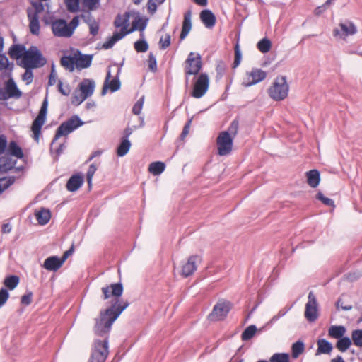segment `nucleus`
<instances>
[{"label": "nucleus", "mask_w": 362, "mask_h": 362, "mask_svg": "<svg viewBox=\"0 0 362 362\" xmlns=\"http://www.w3.org/2000/svg\"><path fill=\"white\" fill-rule=\"evenodd\" d=\"M123 291V286L120 282L111 284L101 288L102 298L103 300L111 298V300L110 307L100 311V317L95 319L94 332L97 336L108 334L113 322L129 306L128 301L121 299Z\"/></svg>", "instance_id": "f257e3e1"}, {"label": "nucleus", "mask_w": 362, "mask_h": 362, "mask_svg": "<svg viewBox=\"0 0 362 362\" xmlns=\"http://www.w3.org/2000/svg\"><path fill=\"white\" fill-rule=\"evenodd\" d=\"M129 21V13L126 12L123 15H117L115 21V26L120 28L119 31H115L112 36L103 45V48L105 49H110L114 45L122 39L125 35L132 33V30H128Z\"/></svg>", "instance_id": "f03ea898"}, {"label": "nucleus", "mask_w": 362, "mask_h": 362, "mask_svg": "<svg viewBox=\"0 0 362 362\" xmlns=\"http://www.w3.org/2000/svg\"><path fill=\"white\" fill-rule=\"evenodd\" d=\"M79 24V16H75L67 23L64 19H57L52 23V30L54 36L70 37Z\"/></svg>", "instance_id": "7ed1b4c3"}, {"label": "nucleus", "mask_w": 362, "mask_h": 362, "mask_svg": "<svg viewBox=\"0 0 362 362\" xmlns=\"http://www.w3.org/2000/svg\"><path fill=\"white\" fill-rule=\"evenodd\" d=\"M288 91L289 86L284 76H276L267 90L269 97L275 101L284 100L288 96Z\"/></svg>", "instance_id": "20e7f679"}, {"label": "nucleus", "mask_w": 362, "mask_h": 362, "mask_svg": "<svg viewBox=\"0 0 362 362\" xmlns=\"http://www.w3.org/2000/svg\"><path fill=\"white\" fill-rule=\"evenodd\" d=\"M22 62L26 69H35L44 66L47 60L35 46H31L25 53Z\"/></svg>", "instance_id": "39448f33"}, {"label": "nucleus", "mask_w": 362, "mask_h": 362, "mask_svg": "<svg viewBox=\"0 0 362 362\" xmlns=\"http://www.w3.org/2000/svg\"><path fill=\"white\" fill-rule=\"evenodd\" d=\"M358 32L356 24L349 20H341L338 25L333 29V36L340 40L346 41L348 37L354 36Z\"/></svg>", "instance_id": "423d86ee"}, {"label": "nucleus", "mask_w": 362, "mask_h": 362, "mask_svg": "<svg viewBox=\"0 0 362 362\" xmlns=\"http://www.w3.org/2000/svg\"><path fill=\"white\" fill-rule=\"evenodd\" d=\"M107 334L102 339H95L93 344L90 357L88 362H105L108 356V341Z\"/></svg>", "instance_id": "0eeeda50"}, {"label": "nucleus", "mask_w": 362, "mask_h": 362, "mask_svg": "<svg viewBox=\"0 0 362 362\" xmlns=\"http://www.w3.org/2000/svg\"><path fill=\"white\" fill-rule=\"evenodd\" d=\"M83 124L78 116L74 115L68 120L64 122L56 131L55 136L51 144V147L53 146L55 141L61 136H67L78 127Z\"/></svg>", "instance_id": "6e6552de"}, {"label": "nucleus", "mask_w": 362, "mask_h": 362, "mask_svg": "<svg viewBox=\"0 0 362 362\" xmlns=\"http://www.w3.org/2000/svg\"><path fill=\"white\" fill-rule=\"evenodd\" d=\"M47 107H48V100H47V98H45L42 102L40 112H39L37 117L33 121L32 126H31V130L33 134V138L36 141H37L39 140V137H40V135L41 133L42 127L45 123L47 113Z\"/></svg>", "instance_id": "1a4fd4ad"}, {"label": "nucleus", "mask_w": 362, "mask_h": 362, "mask_svg": "<svg viewBox=\"0 0 362 362\" xmlns=\"http://www.w3.org/2000/svg\"><path fill=\"white\" fill-rule=\"evenodd\" d=\"M233 138L228 132H221L216 139L218 154L221 156L228 155L233 148Z\"/></svg>", "instance_id": "9d476101"}, {"label": "nucleus", "mask_w": 362, "mask_h": 362, "mask_svg": "<svg viewBox=\"0 0 362 362\" xmlns=\"http://www.w3.org/2000/svg\"><path fill=\"white\" fill-rule=\"evenodd\" d=\"M185 74L189 75L197 74L202 69V59L198 53L190 52L185 62Z\"/></svg>", "instance_id": "9b49d317"}, {"label": "nucleus", "mask_w": 362, "mask_h": 362, "mask_svg": "<svg viewBox=\"0 0 362 362\" xmlns=\"http://www.w3.org/2000/svg\"><path fill=\"white\" fill-rule=\"evenodd\" d=\"M267 77V73L257 68H253L251 71H247L243 81V86L249 87L262 81Z\"/></svg>", "instance_id": "f8f14e48"}, {"label": "nucleus", "mask_w": 362, "mask_h": 362, "mask_svg": "<svg viewBox=\"0 0 362 362\" xmlns=\"http://www.w3.org/2000/svg\"><path fill=\"white\" fill-rule=\"evenodd\" d=\"M209 86V78L206 74H201L194 83L192 96L195 98H202L207 91Z\"/></svg>", "instance_id": "ddd939ff"}, {"label": "nucleus", "mask_w": 362, "mask_h": 362, "mask_svg": "<svg viewBox=\"0 0 362 362\" xmlns=\"http://www.w3.org/2000/svg\"><path fill=\"white\" fill-rule=\"evenodd\" d=\"M230 310V303L227 301L218 302L213 308L209 317L211 320H221L226 317Z\"/></svg>", "instance_id": "4468645a"}, {"label": "nucleus", "mask_w": 362, "mask_h": 362, "mask_svg": "<svg viewBox=\"0 0 362 362\" xmlns=\"http://www.w3.org/2000/svg\"><path fill=\"white\" fill-rule=\"evenodd\" d=\"M4 89V92L1 90V100H5L9 98L18 99L22 96V92L18 89L13 78L8 79L5 83Z\"/></svg>", "instance_id": "2eb2a0df"}, {"label": "nucleus", "mask_w": 362, "mask_h": 362, "mask_svg": "<svg viewBox=\"0 0 362 362\" xmlns=\"http://www.w3.org/2000/svg\"><path fill=\"white\" fill-rule=\"evenodd\" d=\"M308 301L305 305V317L310 322H314L318 317L317 303L313 292L308 294Z\"/></svg>", "instance_id": "dca6fc26"}, {"label": "nucleus", "mask_w": 362, "mask_h": 362, "mask_svg": "<svg viewBox=\"0 0 362 362\" xmlns=\"http://www.w3.org/2000/svg\"><path fill=\"white\" fill-rule=\"evenodd\" d=\"M200 262L201 258L199 256H190L187 261L182 265L181 274L185 277L192 275L197 270V265Z\"/></svg>", "instance_id": "f3484780"}, {"label": "nucleus", "mask_w": 362, "mask_h": 362, "mask_svg": "<svg viewBox=\"0 0 362 362\" xmlns=\"http://www.w3.org/2000/svg\"><path fill=\"white\" fill-rule=\"evenodd\" d=\"M27 13L30 31L33 35H38L40 30L39 15H37V12H34L32 8H28Z\"/></svg>", "instance_id": "a211bd4d"}, {"label": "nucleus", "mask_w": 362, "mask_h": 362, "mask_svg": "<svg viewBox=\"0 0 362 362\" xmlns=\"http://www.w3.org/2000/svg\"><path fill=\"white\" fill-rule=\"evenodd\" d=\"M76 68L78 70L88 68L90 66L92 62L93 56L81 54V52L76 51L74 52Z\"/></svg>", "instance_id": "6ab92c4d"}, {"label": "nucleus", "mask_w": 362, "mask_h": 362, "mask_svg": "<svg viewBox=\"0 0 362 362\" xmlns=\"http://www.w3.org/2000/svg\"><path fill=\"white\" fill-rule=\"evenodd\" d=\"M111 74L110 71H107L104 85L102 89V95H105L107 92V89H110L112 92L117 91L120 88V82L118 78H114L110 81Z\"/></svg>", "instance_id": "aec40b11"}, {"label": "nucleus", "mask_w": 362, "mask_h": 362, "mask_svg": "<svg viewBox=\"0 0 362 362\" xmlns=\"http://www.w3.org/2000/svg\"><path fill=\"white\" fill-rule=\"evenodd\" d=\"M64 264V262L62 259H59L57 256H51L47 257L43 264V267L48 271H57Z\"/></svg>", "instance_id": "412c9836"}, {"label": "nucleus", "mask_w": 362, "mask_h": 362, "mask_svg": "<svg viewBox=\"0 0 362 362\" xmlns=\"http://www.w3.org/2000/svg\"><path fill=\"white\" fill-rule=\"evenodd\" d=\"M200 19L204 25L208 28H213L215 25L216 21V18L214 14L208 9L204 10L201 12Z\"/></svg>", "instance_id": "4be33fe9"}, {"label": "nucleus", "mask_w": 362, "mask_h": 362, "mask_svg": "<svg viewBox=\"0 0 362 362\" xmlns=\"http://www.w3.org/2000/svg\"><path fill=\"white\" fill-rule=\"evenodd\" d=\"M95 82L91 79H84L79 83L78 90H81L86 97H90L93 95L95 89Z\"/></svg>", "instance_id": "5701e85b"}, {"label": "nucleus", "mask_w": 362, "mask_h": 362, "mask_svg": "<svg viewBox=\"0 0 362 362\" xmlns=\"http://www.w3.org/2000/svg\"><path fill=\"white\" fill-rule=\"evenodd\" d=\"M16 163V160L12 158L10 156L5 155L0 158V171L7 173L12 170Z\"/></svg>", "instance_id": "b1692460"}, {"label": "nucleus", "mask_w": 362, "mask_h": 362, "mask_svg": "<svg viewBox=\"0 0 362 362\" xmlns=\"http://www.w3.org/2000/svg\"><path fill=\"white\" fill-rule=\"evenodd\" d=\"M192 14L190 11H187L184 15V20L182 23V31L180 38L181 40H184L192 29Z\"/></svg>", "instance_id": "393cba45"}, {"label": "nucleus", "mask_w": 362, "mask_h": 362, "mask_svg": "<svg viewBox=\"0 0 362 362\" xmlns=\"http://www.w3.org/2000/svg\"><path fill=\"white\" fill-rule=\"evenodd\" d=\"M307 182L309 186L315 188L319 185L320 181V174L317 170H310L305 173Z\"/></svg>", "instance_id": "a878e982"}, {"label": "nucleus", "mask_w": 362, "mask_h": 362, "mask_svg": "<svg viewBox=\"0 0 362 362\" xmlns=\"http://www.w3.org/2000/svg\"><path fill=\"white\" fill-rule=\"evenodd\" d=\"M83 178L81 175L71 176L66 183V188L70 192H75L81 187Z\"/></svg>", "instance_id": "bb28decb"}, {"label": "nucleus", "mask_w": 362, "mask_h": 362, "mask_svg": "<svg viewBox=\"0 0 362 362\" xmlns=\"http://www.w3.org/2000/svg\"><path fill=\"white\" fill-rule=\"evenodd\" d=\"M35 216L38 223L42 226L47 224L51 218L49 210L44 208L40 209L39 211H36Z\"/></svg>", "instance_id": "cd10ccee"}, {"label": "nucleus", "mask_w": 362, "mask_h": 362, "mask_svg": "<svg viewBox=\"0 0 362 362\" xmlns=\"http://www.w3.org/2000/svg\"><path fill=\"white\" fill-rule=\"evenodd\" d=\"M61 65L70 72H73L76 67L74 52L69 56H64L60 60Z\"/></svg>", "instance_id": "c85d7f7f"}, {"label": "nucleus", "mask_w": 362, "mask_h": 362, "mask_svg": "<svg viewBox=\"0 0 362 362\" xmlns=\"http://www.w3.org/2000/svg\"><path fill=\"white\" fill-rule=\"evenodd\" d=\"M26 51L23 45H14L9 49V55L13 59H18L22 58L23 59Z\"/></svg>", "instance_id": "c756f323"}, {"label": "nucleus", "mask_w": 362, "mask_h": 362, "mask_svg": "<svg viewBox=\"0 0 362 362\" xmlns=\"http://www.w3.org/2000/svg\"><path fill=\"white\" fill-rule=\"evenodd\" d=\"M317 354H329L332 350V344L324 339H319L317 342Z\"/></svg>", "instance_id": "7c9ffc66"}, {"label": "nucleus", "mask_w": 362, "mask_h": 362, "mask_svg": "<svg viewBox=\"0 0 362 362\" xmlns=\"http://www.w3.org/2000/svg\"><path fill=\"white\" fill-rule=\"evenodd\" d=\"M8 153L15 156L17 158H23V153L22 148L18 145L16 141H11L8 146Z\"/></svg>", "instance_id": "2f4dec72"}, {"label": "nucleus", "mask_w": 362, "mask_h": 362, "mask_svg": "<svg viewBox=\"0 0 362 362\" xmlns=\"http://www.w3.org/2000/svg\"><path fill=\"white\" fill-rule=\"evenodd\" d=\"M131 142L127 138H122V141L117 148V155L119 157L125 156L129 151Z\"/></svg>", "instance_id": "473e14b6"}, {"label": "nucleus", "mask_w": 362, "mask_h": 362, "mask_svg": "<svg viewBox=\"0 0 362 362\" xmlns=\"http://www.w3.org/2000/svg\"><path fill=\"white\" fill-rule=\"evenodd\" d=\"M165 168L164 163L156 161L151 163L148 166V171L153 175H160Z\"/></svg>", "instance_id": "72a5a7b5"}, {"label": "nucleus", "mask_w": 362, "mask_h": 362, "mask_svg": "<svg viewBox=\"0 0 362 362\" xmlns=\"http://www.w3.org/2000/svg\"><path fill=\"white\" fill-rule=\"evenodd\" d=\"M346 332V329L344 326H331L328 330L329 335L334 339H340L344 336Z\"/></svg>", "instance_id": "f704fd0d"}, {"label": "nucleus", "mask_w": 362, "mask_h": 362, "mask_svg": "<svg viewBox=\"0 0 362 362\" xmlns=\"http://www.w3.org/2000/svg\"><path fill=\"white\" fill-rule=\"evenodd\" d=\"M351 345V340L349 337H341L337 342V349L341 351H346Z\"/></svg>", "instance_id": "c9c22d12"}, {"label": "nucleus", "mask_w": 362, "mask_h": 362, "mask_svg": "<svg viewBox=\"0 0 362 362\" xmlns=\"http://www.w3.org/2000/svg\"><path fill=\"white\" fill-rule=\"evenodd\" d=\"M272 47L271 41L267 38H263L260 41L258 42L257 45V49L262 52V53H267Z\"/></svg>", "instance_id": "e433bc0d"}, {"label": "nucleus", "mask_w": 362, "mask_h": 362, "mask_svg": "<svg viewBox=\"0 0 362 362\" xmlns=\"http://www.w3.org/2000/svg\"><path fill=\"white\" fill-rule=\"evenodd\" d=\"M19 283V278L17 276H10L5 279L4 285L10 290L14 289Z\"/></svg>", "instance_id": "4c0bfd02"}, {"label": "nucleus", "mask_w": 362, "mask_h": 362, "mask_svg": "<svg viewBox=\"0 0 362 362\" xmlns=\"http://www.w3.org/2000/svg\"><path fill=\"white\" fill-rule=\"evenodd\" d=\"M88 97L85 96L81 90H76L72 97L71 103L73 105L77 106L81 104Z\"/></svg>", "instance_id": "58836bf2"}, {"label": "nucleus", "mask_w": 362, "mask_h": 362, "mask_svg": "<svg viewBox=\"0 0 362 362\" xmlns=\"http://www.w3.org/2000/svg\"><path fill=\"white\" fill-rule=\"evenodd\" d=\"M257 331V328L255 325H250L247 327L244 332L242 333L241 338L243 341H247L253 337L255 332Z\"/></svg>", "instance_id": "ea45409f"}, {"label": "nucleus", "mask_w": 362, "mask_h": 362, "mask_svg": "<svg viewBox=\"0 0 362 362\" xmlns=\"http://www.w3.org/2000/svg\"><path fill=\"white\" fill-rule=\"evenodd\" d=\"M270 362H289V355L286 353L274 354L269 360Z\"/></svg>", "instance_id": "a19ab883"}, {"label": "nucleus", "mask_w": 362, "mask_h": 362, "mask_svg": "<svg viewBox=\"0 0 362 362\" xmlns=\"http://www.w3.org/2000/svg\"><path fill=\"white\" fill-rule=\"evenodd\" d=\"M351 339L354 345L362 346V329L354 330L351 333Z\"/></svg>", "instance_id": "79ce46f5"}, {"label": "nucleus", "mask_w": 362, "mask_h": 362, "mask_svg": "<svg viewBox=\"0 0 362 362\" xmlns=\"http://www.w3.org/2000/svg\"><path fill=\"white\" fill-rule=\"evenodd\" d=\"M304 351V344L301 341H297L292 345V356L294 358L298 357Z\"/></svg>", "instance_id": "37998d69"}, {"label": "nucleus", "mask_w": 362, "mask_h": 362, "mask_svg": "<svg viewBox=\"0 0 362 362\" xmlns=\"http://www.w3.org/2000/svg\"><path fill=\"white\" fill-rule=\"evenodd\" d=\"M134 49L138 52H145L148 49V45L144 40H137L134 42Z\"/></svg>", "instance_id": "c03bdc74"}, {"label": "nucleus", "mask_w": 362, "mask_h": 362, "mask_svg": "<svg viewBox=\"0 0 362 362\" xmlns=\"http://www.w3.org/2000/svg\"><path fill=\"white\" fill-rule=\"evenodd\" d=\"M66 8L70 12H76L79 9V0H64Z\"/></svg>", "instance_id": "a18cd8bd"}, {"label": "nucleus", "mask_w": 362, "mask_h": 362, "mask_svg": "<svg viewBox=\"0 0 362 362\" xmlns=\"http://www.w3.org/2000/svg\"><path fill=\"white\" fill-rule=\"evenodd\" d=\"M14 181L15 178L13 177H10L7 179H0V194L9 187Z\"/></svg>", "instance_id": "49530a36"}, {"label": "nucleus", "mask_w": 362, "mask_h": 362, "mask_svg": "<svg viewBox=\"0 0 362 362\" xmlns=\"http://www.w3.org/2000/svg\"><path fill=\"white\" fill-rule=\"evenodd\" d=\"M238 126H239L238 122L237 120H233L230 123L228 130H226V132H228L230 134V136H231L232 138L234 139L238 133Z\"/></svg>", "instance_id": "de8ad7c7"}, {"label": "nucleus", "mask_w": 362, "mask_h": 362, "mask_svg": "<svg viewBox=\"0 0 362 362\" xmlns=\"http://www.w3.org/2000/svg\"><path fill=\"white\" fill-rule=\"evenodd\" d=\"M146 28V23H144L141 19H136L132 23V28L129 30H132L133 32L136 30H139L141 31L144 30Z\"/></svg>", "instance_id": "09e8293b"}, {"label": "nucleus", "mask_w": 362, "mask_h": 362, "mask_svg": "<svg viewBox=\"0 0 362 362\" xmlns=\"http://www.w3.org/2000/svg\"><path fill=\"white\" fill-rule=\"evenodd\" d=\"M316 198L321 201L324 204L327 206H334V201L329 198L325 197L323 194L320 192H319L317 195Z\"/></svg>", "instance_id": "8fccbe9b"}, {"label": "nucleus", "mask_w": 362, "mask_h": 362, "mask_svg": "<svg viewBox=\"0 0 362 362\" xmlns=\"http://www.w3.org/2000/svg\"><path fill=\"white\" fill-rule=\"evenodd\" d=\"M144 102V97L142 96L137 102L134 104L132 112L135 115H139L141 112V110L143 108V105Z\"/></svg>", "instance_id": "3c124183"}, {"label": "nucleus", "mask_w": 362, "mask_h": 362, "mask_svg": "<svg viewBox=\"0 0 362 362\" xmlns=\"http://www.w3.org/2000/svg\"><path fill=\"white\" fill-rule=\"evenodd\" d=\"M96 170H97V167L95 164H91L88 168L87 175H86V178H87V182H88V184L89 186H90V185H91L93 177Z\"/></svg>", "instance_id": "603ef678"}, {"label": "nucleus", "mask_w": 362, "mask_h": 362, "mask_svg": "<svg viewBox=\"0 0 362 362\" xmlns=\"http://www.w3.org/2000/svg\"><path fill=\"white\" fill-rule=\"evenodd\" d=\"M170 44V35L166 34L165 36L160 37L159 41L160 47L162 49H166Z\"/></svg>", "instance_id": "864d4df0"}, {"label": "nucleus", "mask_w": 362, "mask_h": 362, "mask_svg": "<svg viewBox=\"0 0 362 362\" xmlns=\"http://www.w3.org/2000/svg\"><path fill=\"white\" fill-rule=\"evenodd\" d=\"M148 63L149 69L155 72L157 70V62L156 57L152 53L148 55Z\"/></svg>", "instance_id": "5fc2aeb1"}, {"label": "nucleus", "mask_w": 362, "mask_h": 362, "mask_svg": "<svg viewBox=\"0 0 362 362\" xmlns=\"http://www.w3.org/2000/svg\"><path fill=\"white\" fill-rule=\"evenodd\" d=\"M99 3V0H83V4L84 7L88 10H94L96 8L97 5Z\"/></svg>", "instance_id": "6e6d98bb"}, {"label": "nucleus", "mask_w": 362, "mask_h": 362, "mask_svg": "<svg viewBox=\"0 0 362 362\" xmlns=\"http://www.w3.org/2000/svg\"><path fill=\"white\" fill-rule=\"evenodd\" d=\"M59 91L64 95H69L71 93V89L69 85L64 86L61 81H59L58 84Z\"/></svg>", "instance_id": "4d7b16f0"}, {"label": "nucleus", "mask_w": 362, "mask_h": 362, "mask_svg": "<svg viewBox=\"0 0 362 362\" xmlns=\"http://www.w3.org/2000/svg\"><path fill=\"white\" fill-rule=\"evenodd\" d=\"M241 61V52L239 45L237 43L235 47V60L234 66H237L240 64Z\"/></svg>", "instance_id": "13d9d810"}, {"label": "nucleus", "mask_w": 362, "mask_h": 362, "mask_svg": "<svg viewBox=\"0 0 362 362\" xmlns=\"http://www.w3.org/2000/svg\"><path fill=\"white\" fill-rule=\"evenodd\" d=\"M81 18L83 19V21L88 24V25H91L94 22L96 21V20L91 16L90 12L85 13L81 16Z\"/></svg>", "instance_id": "bf43d9fd"}, {"label": "nucleus", "mask_w": 362, "mask_h": 362, "mask_svg": "<svg viewBox=\"0 0 362 362\" xmlns=\"http://www.w3.org/2000/svg\"><path fill=\"white\" fill-rule=\"evenodd\" d=\"M9 294L6 288L0 290V308L7 301Z\"/></svg>", "instance_id": "052dcab7"}, {"label": "nucleus", "mask_w": 362, "mask_h": 362, "mask_svg": "<svg viewBox=\"0 0 362 362\" xmlns=\"http://www.w3.org/2000/svg\"><path fill=\"white\" fill-rule=\"evenodd\" d=\"M336 305L337 309L341 308L344 310H350L352 309V305L349 304H345L341 298H339L337 300Z\"/></svg>", "instance_id": "680f3d73"}, {"label": "nucleus", "mask_w": 362, "mask_h": 362, "mask_svg": "<svg viewBox=\"0 0 362 362\" xmlns=\"http://www.w3.org/2000/svg\"><path fill=\"white\" fill-rule=\"evenodd\" d=\"M192 119H189L184 126L182 132L180 134V139L184 140L187 135L189 134L190 126H191Z\"/></svg>", "instance_id": "e2e57ef3"}, {"label": "nucleus", "mask_w": 362, "mask_h": 362, "mask_svg": "<svg viewBox=\"0 0 362 362\" xmlns=\"http://www.w3.org/2000/svg\"><path fill=\"white\" fill-rule=\"evenodd\" d=\"M33 72L30 70H26L22 76V79L26 82L27 84H30L33 81Z\"/></svg>", "instance_id": "0e129e2a"}, {"label": "nucleus", "mask_w": 362, "mask_h": 362, "mask_svg": "<svg viewBox=\"0 0 362 362\" xmlns=\"http://www.w3.org/2000/svg\"><path fill=\"white\" fill-rule=\"evenodd\" d=\"M8 58L3 54H0V71L5 70L8 69Z\"/></svg>", "instance_id": "69168bd1"}, {"label": "nucleus", "mask_w": 362, "mask_h": 362, "mask_svg": "<svg viewBox=\"0 0 362 362\" xmlns=\"http://www.w3.org/2000/svg\"><path fill=\"white\" fill-rule=\"evenodd\" d=\"M88 28H89L90 33L92 35L95 36V35H96L98 33L99 23L96 21L95 22H94L91 25H88Z\"/></svg>", "instance_id": "338daca9"}, {"label": "nucleus", "mask_w": 362, "mask_h": 362, "mask_svg": "<svg viewBox=\"0 0 362 362\" xmlns=\"http://www.w3.org/2000/svg\"><path fill=\"white\" fill-rule=\"evenodd\" d=\"M57 79V73L54 71V65L52 66V71L49 77V81L48 83L49 86H53L56 83Z\"/></svg>", "instance_id": "774afa93"}]
</instances>
